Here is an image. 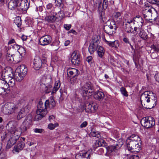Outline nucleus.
I'll return each mask as SVG.
<instances>
[{"instance_id": "nucleus-28", "label": "nucleus", "mask_w": 159, "mask_h": 159, "mask_svg": "<svg viewBox=\"0 0 159 159\" xmlns=\"http://www.w3.org/2000/svg\"><path fill=\"white\" fill-rule=\"evenodd\" d=\"M107 143L105 141L103 140H100L99 141H96L93 145V149L95 150L98 147H103L104 148L107 146Z\"/></svg>"}, {"instance_id": "nucleus-47", "label": "nucleus", "mask_w": 159, "mask_h": 159, "mask_svg": "<svg viewBox=\"0 0 159 159\" xmlns=\"http://www.w3.org/2000/svg\"><path fill=\"white\" fill-rule=\"evenodd\" d=\"M70 79V83L71 84H74L76 83L77 81V76L71 77Z\"/></svg>"}, {"instance_id": "nucleus-9", "label": "nucleus", "mask_w": 159, "mask_h": 159, "mask_svg": "<svg viewBox=\"0 0 159 159\" xmlns=\"http://www.w3.org/2000/svg\"><path fill=\"white\" fill-rule=\"evenodd\" d=\"M32 125V118L30 115L26 117L20 126V129L18 131H20L21 134L24 133L29 129Z\"/></svg>"}, {"instance_id": "nucleus-30", "label": "nucleus", "mask_w": 159, "mask_h": 159, "mask_svg": "<svg viewBox=\"0 0 159 159\" xmlns=\"http://www.w3.org/2000/svg\"><path fill=\"white\" fill-rule=\"evenodd\" d=\"M96 108L92 104L88 103L86 104L85 110L88 112H94L95 111Z\"/></svg>"}, {"instance_id": "nucleus-23", "label": "nucleus", "mask_w": 159, "mask_h": 159, "mask_svg": "<svg viewBox=\"0 0 159 159\" xmlns=\"http://www.w3.org/2000/svg\"><path fill=\"white\" fill-rule=\"evenodd\" d=\"M34 68L36 70L39 69L42 65V61L40 58L39 57H36L34 58L33 63Z\"/></svg>"}, {"instance_id": "nucleus-36", "label": "nucleus", "mask_w": 159, "mask_h": 159, "mask_svg": "<svg viewBox=\"0 0 159 159\" xmlns=\"http://www.w3.org/2000/svg\"><path fill=\"white\" fill-rule=\"evenodd\" d=\"M13 57L12 55L10 54L9 53H7L6 55V58L7 60L8 61H12L16 60L15 61H16V59H17L18 58H16V56H14Z\"/></svg>"}, {"instance_id": "nucleus-46", "label": "nucleus", "mask_w": 159, "mask_h": 159, "mask_svg": "<svg viewBox=\"0 0 159 159\" xmlns=\"http://www.w3.org/2000/svg\"><path fill=\"white\" fill-rule=\"evenodd\" d=\"M109 3L108 2V0H103V8L104 9L107 8Z\"/></svg>"}, {"instance_id": "nucleus-60", "label": "nucleus", "mask_w": 159, "mask_h": 159, "mask_svg": "<svg viewBox=\"0 0 159 159\" xmlns=\"http://www.w3.org/2000/svg\"><path fill=\"white\" fill-rule=\"evenodd\" d=\"M42 61V64H46L47 62V58L46 57H43L41 59Z\"/></svg>"}, {"instance_id": "nucleus-63", "label": "nucleus", "mask_w": 159, "mask_h": 159, "mask_svg": "<svg viewBox=\"0 0 159 159\" xmlns=\"http://www.w3.org/2000/svg\"><path fill=\"white\" fill-rule=\"evenodd\" d=\"M2 78L3 79L2 80L1 79H0V85H1V86H2L3 85V84H5V83L3 82L2 81L1 82V80H5V78Z\"/></svg>"}, {"instance_id": "nucleus-58", "label": "nucleus", "mask_w": 159, "mask_h": 159, "mask_svg": "<svg viewBox=\"0 0 159 159\" xmlns=\"http://www.w3.org/2000/svg\"><path fill=\"white\" fill-rule=\"evenodd\" d=\"M63 0H55V2L57 4V5L61 6Z\"/></svg>"}, {"instance_id": "nucleus-18", "label": "nucleus", "mask_w": 159, "mask_h": 159, "mask_svg": "<svg viewBox=\"0 0 159 159\" xmlns=\"http://www.w3.org/2000/svg\"><path fill=\"white\" fill-rule=\"evenodd\" d=\"M18 7H19L22 10L26 11L29 7V0H18Z\"/></svg>"}, {"instance_id": "nucleus-14", "label": "nucleus", "mask_w": 159, "mask_h": 159, "mask_svg": "<svg viewBox=\"0 0 159 159\" xmlns=\"http://www.w3.org/2000/svg\"><path fill=\"white\" fill-rule=\"evenodd\" d=\"M103 29L106 33L109 35H112L115 33L116 29V25L114 21H111L109 25H105Z\"/></svg>"}, {"instance_id": "nucleus-38", "label": "nucleus", "mask_w": 159, "mask_h": 159, "mask_svg": "<svg viewBox=\"0 0 159 159\" xmlns=\"http://www.w3.org/2000/svg\"><path fill=\"white\" fill-rule=\"evenodd\" d=\"M60 83L59 81H56L54 84V88H52V93H54L57 91L60 86Z\"/></svg>"}, {"instance_id": "nucleus-48", "label": "nucleus", "mask_w": 159, "mask_h": 159, "mask_svg": "<svg viewBox=\"0 0 159 159\" xmlns=\"http://www.w3.org/2000/svg\"><path fill=\"white\" fill-rule=\"evenodd\" d=\"M92 60L93 57L91 56H89L86 58V61H87L90 65L93 64L92 61Z\"/></svg>"}, {"instance_id": "nucleus-26", "label": "nucleus", "mask_w": 159, "mask_h": 159, "mask_svg": "<svg viewBox=\"0 0 159 159\" xmlns=\"http://www.w3.org/2000/svg\"><path fill=\"white\" fill-rule=\"evenodd\" d=\"M25 50L24 48H23L21 46L19 48V50L18 52L20 54V56L17 59H16V61L17 62H20L22 60V57L25 55Z\"/></svg>"}, {"instance_id": "nucleus-53", "label": "nucleus", "mask_w": 159, "mask_h": 159, "mask_svg": "<svg viewBox=\"0 0 159 159\" xmlns=\"http://www.w3.org/2000/svg\"><path fill=\"white\" fill-rule=\"evenodd\" d=\"M64 28L67 30H69L71 27V25L70 24H64Z\"/></svg>"}, {"instance_id": "nucleus-41", "label": "nucleus", "mask_w": 159, "mask_h": 159, "mask_svg": "<svg viewBox=\"0 0 159 159\" xmlns=\"http://www.w3.org/2000/svg\"><path fill=\"white\" fill-rule=\"evenodd\" d=\"M58 125V124L57 123H55L53 124L52 123L49 124L48 125V128L50 130H53L55 129V128Z\"/></svg>"}, {"instance_id": "nucleus-20", "label": "nucleus", "mask_w": 159, "mask_h": 159, "mask_svg": "<svg viewBox=\"0 0 159 159\" xmlns=\"http://www.w3.org/2000/svg\"><path fill=\"white\" fill-rule=\"evenodd\" d=\"M14 75L12 72H11V73L4 76L5 80L8 81V84L10 86H13L15 84V80L14 78Z\"/></svg>"}, {"instance_id": "nucleus-2", "label": "nucleus", "mask_w": 159, "mask_h": 159, "mask_svg": "<svg viewBox=\"0 0 159 159\" xmlns=\"http://www.w3.org/2000/svg\"><path fill=\"white\" fill-rule=\"evenodd\" d=\"M55 105V102L53 98L47 100L44 104L42 101H40L38 105V109L36 111L37 115L35 118L38 120H41L47 113V108L48 107L50 109L53 108Z\"/></svg>"}, {"instance_id": "nucleus-11", "label": "nucleus", "mask_w": 159, "mask_h": 159, "mask_svg": "<svg viewBox=\"0 0 159 159\" xmlns=\"http://www.w3.org/2000/svg\"><path fill=\"white\" fill-rule=\"evenodd\" d=\"M134 23L132 20H129L127 21L125 24V31L127 33H132L134 34H137V31L139 30V28L135 26L133 28Z\"/></svg>"}, {"instance_id": "nucleus-17", "label": "nucleus", "mask_w": 159, "mask_h": 159, "mask_svg": "<svg viewBox=\"0 0 159 159\" xmlns=\"http://www.w3.org/2000/svg\"><path fill=\"white\" fill-rule=\"evenodd\" d=\"M80 59L77 51H74L72 54L71 61L72 64L78 65L80 63Z\"/></svg>"}, {"instance_id": "nucleus-21", "label": "nucleus", "mask_w": 159, "mask_h": 159, "mask_svg": "<svg viewBox=\"0 0 159 159\" xmlns=\"http://www.w3.org/2000/svg\"><path fill=\"white\" fill-rule=\"evenodd\" d=\"M79 74V71L76 69L69 68L67 70V75L68 77H71L77 76Z\"/></svg>"}, {"instance_id": "nucleus-15", "label": "nucleus", "mask_w": 159, "mask_h": 159, "mask_svg": "<svg viewBox=\"0 0 159 159\" xmlns=\"http://www.w3.org/2000/svg\"><path fill=\"white\" fill-rule=\"evenodd\" d=\"M104 148L105 150H106L107 153L108 154H109L111 155L114 154L115 157L117 156L118 157L119 156V153L116 152V151H117V149L119 148L118 144L108 147H106V146Z\"/></svg>"}, {"instance_id": "nucleus-62", "label": "nucleus", "mask_w": 159, "mask_h": 159, "mask_svg": "<svg viewBox=\"0 0 159 159\" xmlns=\"http://www.w3.org/2000/svg\"><path fill=\"white\" fill-rule=\"evenodd\" d=\"M27 38V36L23 35L21 37V39L23 41H26Z\"/></svg>"}, {"instance_id": "nucleus-7", "label": "nucleus", "mask_w": 159, "mask_h": 159, "mask_svg": "<svg viewBox=\"0 0 159 159\" xmlns=\"http://www.w3.org/2000/svg\"><path fill=\"white\" fill-rule=\"evenodd\" d=\"M27 69L24 65H20L15 72V79L16 81L20 82L27 74Z\"/></svg>"}, {"instance_id": "nucleus-34", "label": "nucleus", "mask_w": 159, "mask_h": 159, "mask_svg": "<svg viewBox=\"0 0 159 159\" xmlns=\"http://www.w3.org/2000/svg\"><path fill=\"white\" fill-rule=\"evenodd\" d=\"M25 146V143L23 142H21L19 143L16 147L14 151L16 152H19Z\"/></svg>"}, {"instance_id": "nucleus-8", "label": "nucleus", "mask_w": 159, "mask_h": 159, "mask_svg": "<svg viewBox=\"0 0 159 159\" xmlns=\"http://www.w3.org/2000/svg\"><path fill=\"white\" fill-rule=\"evenodd\" d=\"M17 106L12 102H7L2 108V111L7 115L14 112L17 110Z\"/></svg>"}, {"instance_id": "nucleus-6", "label": "nucleus", "mask_w": 159, "mask_h": 159, "mask_svg": "<svg viewBox=\"0 0 159 159\" xmlns=\"http://www.w3.org/2000/svg\"><path fill=\"white\" fill-rule=\"evenodd\" d=\"M94 91L93 84L90 81L86 82L80 89V92L84 100L89 99V96Z\"/></svg>"}, {"instance_id": "nucleus-31", "label": "nucleus", "mask_w": 159, "mask_h": 159, "mask_svg": "<svg viewBox=\"0 0 159 159\" xmlns=\"http://www.w3.org/2000/svg\"><path fill=\"white\" fill-rule=\"evenodd\" d=\"M94 97L97 100H102L104 97V94L102 92L98 91L94 94Z\"/></svg>"}, {"instance_id": "nucleus-39", "label": "nucleus", "mask_w": 159, "mask_h": 159, "mask_svg": "<svg viewBox=\"0 0 159 159\" xmlns=\"http://www.w3.org/2000/svg\"><path fill=\"white\" fill-rule=\"evenodd\" d=\"M14 21L15 24L18 27L20 26L21 25V20L20 17H16L15 18Z\"/></svg>"}, {"instance_id": "nucleus-3", "label": "nucleus", "mask_w": 159, "mask_h": 159, "mask_svg": "<svg viewBox=\"0 0 159 159\" xmlns=\"http://www.w3.org/2000/svg\"><path fill=\"white\" fill-rule=\"evenodd\" d=\"M17 123L15 122H10L7 125L10 128L8 129L11 134L10 138L7 142L6 148L7 149L10 148L19 139L20 135L21 134L20 131H18L16 128Z\"/></svg>"}, {"instance_id": "nucleus-10", "label": "nucleus", "mask_w": 159, "mask_h": 159, "mask_svg": "<svg viewBox=\"0 0 159 159\" xmlns=\"http://www.w3.org/2000/svg\"><path fill=\"white\" fill-rule=\"evenodd\" d=\"M46 16L44 18L45 20L48 23H51L54 22L57 19L56 15V12H55L54 9H52L49 12L46 11L45 12Z\"/></svg>"}, {"instance_id": "nucleus-51", "label": "nucleus", "mask_w": 159, "mask_h": 159, "mask_svg": "<svg viewBox=\"0 0 159 159\" xmlns=\"http://www.w3.org/2000/svg\"><path fill=\"white\" fill-rule=\"evenodd\" d=\"M43 7L41 6H39L38 7H37L35 8V11H39L40 12H41L43 10Z\"/></svg>"}, {"instance_id": "nucleus-33", "label": "nucleus", "mask_w": 159, "mask_h": 159, "mask_svg": "<svg viewBox=\"0 0 159 159\" xmlns=\"http://www.w3.org/2000/svg\"><path fill=\"white\" fill-rule=\"evenodd\" d=\"M104 41L110 47L116 48L119 45L118 41L117 40H115L114 41H108L105 39Z\"/></svg>"}, {"instance_id": "nucleus-16", "label": "nucleus", "mask_w": 159, "mask_h": 159, "mask_svg": "<svg viewBox=\"0 0 159 159\" xmlns=\"http://www.w3.org/2000/svg\"><path fill=\"white\" fill-rule=\"evenodd\" d=\"M52 38L51 36L46 35L41 37L39 40V44L41 46H44L51 43Z\"/></svg>"}, {"instance_id": "nucleus-57", "label": "nucleus", "mask_w": 159, "mask_h": 159, "mask_svg": "<svg viewBox=\"0 0 159 159\" xmlns=\"http://www.w3.org/2000/svg\"><path fill=\"white\" fill-rule=\"evenodd\" d=\"M43 129H35L34 131L35 133H41L43 132Z\"/></svg>"}, {"instance_id": "nucleus-13", "label": "nucleus", "mask_w": 159, "mask_h": 159, "mask_svg": "<svg viewBox=\"0 0 159 159\" xmlns=\"http://www.w3.org/2000/svg\"><path fill=\"white\" fill-rule=\"evenodd\" d=\"M43 80L45 86L44 92L46 93H49L51 92L52 89V81L51 76H48L45 79L43 78Z\"/></svg>"}, {"instance_id": "nucleus-27", "label": "nucleus", "mask_w": 159, "mask_h": 159, "mask_svg": "<svg viewBox=\"0 0 159 159\" xmlns=\"http://www.w3.org/2000/svg\"><path fill=\"white\" fill-rule=\"evenodd\" d=\"M139 30L137 31V34L138 32L139 36L143 39L146 40L148 38V35L147 33L141 28L138 27Z\"/></svg>"}, {"instance_id": "nucleus-40", "label": "nucleus", "mask_w": 159, "mask_h": 159, "mask_svg": "<svg viewBox=\"0 0 159 159\" xmlns=\"http://www.w3.org/2000/svg\"><path fill=\"white\" fill-rule=\"evenodd\" d=\"M120 91L121 93L125 96L127 97L128 96V94L127 92L126 91L125 89L123 87H121L120 89Z\"/></svg>"}, {"instance_id": "nucleus-25", "label": "nucleus", "mask_w": 159, "mask_h": 159, "mask_svg": "<svg viewBox=\"0 0 159 159\" xmlns=\"http://www.w3.org/2000/svg\"><path fill=\"white\" fill-rule=\"evenodd\" d=\"M132 20L134 24H138L139 28H141L144 22L142 18L139 16H136Z\"/></svg>"}, {"instance_id": "nucleus-4", "label": "nucleus", "mask_w": 159, "mask_h": 159, "mask_svg": "<svg viewBox=\"0 0 159 159\" xmlns=\"http://www.w3.org/2000/svg\"><path fill=\"white\" fill-rule=\"evenodd\" d=\"M140 141L139 136L133 134L126 140V144L128 150L131 152H138L141 148V144L139 142Z\"/></svg>"}, {"instance_id": "nucleus-61", "label": "nucleus", "mask_w": 159, "mask_h": 159, "mask_svg": "<svg viewBox=\"0 0 159 159\" xmlns=\"http://www.w3.org/2000/svg\"><path fill=\"white\" fill-rule=\"evenodd\" d=\"M16 43L15 40L14 39H12L9 41L8 42V44H11L13 43Z\"/></svg>"}, {"instance_id": "nucleus-56", "label": "nucleus", "mask_w": 159, "mask_h": 159, "mask_svg": "<svg viewBox=\"0 0 159 159\" xmlns=\"http://www.w3.org/2000/svg\"><path fill=\"white\" fill-rule=\"evenodd\" d=\"M123 41L126 43L130 44V43L129 41V39L126 38V37H124L123 39Z\"/></svg>"}, {"instance_id": "nucleus-42", "label": "nucleus", "mask_w": 159, "mask_h": 159, "mask_svg": "<svg viewBox=\"0 0 159 159\" xmlns=\"http://www.w3.org/2000/svg\"><path fill=\"white\" fill-rule=\"evenodd\" d=\"M150 3L155 4L159 7V1L157 0H147Z\"/></svg>"}, {"instance_id": "nucleus-50", "label": "nucleus", "mask_w": 159, "mask_h": 159, "mask_svg": "<svg viewBox=\"0 0 159 159\" xmlns=\"http://www.w3.org/2000/svg\"><path fill=\"white\" fill-rule=\"evenodd\" d=\"M12 48L13 49H14L15 50H16L18 51L19 50V48H20L21 46L18 45L16 43L14 44L13 45H12Z\"/></svg>"}, {"instance_id": "nucleus-54", "label": "nucleus", "mask_w": 159, "mask_h": 159, "mask_svg": "<svg viewBox=\"0 0 159 159\" xmlns=\"http://www.w3.org/2000/svg\"><path fill=\"white\" fill-rule=\"evenodd\" d=\"M88 123L86 121L83 122L80 125V127L81 128H83L86 127Z\"/></svg>"}, {"instance_id": "nucleus-12", "label": "nucleus", "mask_w": 159, "mask_h": 159, "mask_svg": "<svg viewBox=\"0 0 159 159\" xmlns=\"http://www.w3.org/2000/svg\"><path fill=\"white\" fill-rule=\"evenodd\" d=\"M142 125L146 128H149L155 125L154 119L152 116L146 117L141 121Z\"/></svg>"}, {"instance_id": "nucleus-49", "label": "nucleus", "mask_w": 159, "mask_h": 159, "mask_svg": "<svg viewBox=\"0 0 159 159\" xmlns=\"http://www.w3.org/2000/svg\"><path fill=\"white\" fill-rule=\"evenodd\" d=\"M53 7V5L51 3H49L46 6V9L47 10H51L52 9H54V7H53V8L52 9Z\"/></svg>"}, {"instance_id": "nucleus-64", "label": "nucleus", "mask_w": 159, "mask_h": 159, "mask_svg": "<svg viewBox=\"0 0 159 159\" xmlns=\"http://www.w3.org/2000/svg\"><path fill=\"white\" fill-rule=\"evenodd\" d=\"M59 41H56L55 42H54L52 43V45H58L59 44Z\"/></svg>"}, {"instance_id": "nucleus-19", "label": "nucleus", "mask_w": 159, "mask_h": 159, "mask_svg": "<svg viewBox=\"0 0 159 159\" xmlns=\"http://www.w3.org/2000/svg\"><path fill=\"white\" fill-rule=\"evenodd\" d=\"M121 12H115L113 14V18L114 20L116 23L119 25H121L123 22V17Z\"/></svg>"}, {"instance_id": "nucleus-1", "label": "nucleus", "mask_w": 159, "mask_h": 159, "mask_svg": "<svg viewBox=\"0 0 159 159\" xmlns=\"http://www.w3.org/2000/svg\"><path fill=\"white\" fill-rule=\"evenodd\" d=\"M141 104L143 107L147 109H151L156 105L157 101L155 95L151 91H145L140 97Z\"/></svg>"}, {"instance_id": "nucleus-37", "label": "nucleus", "mask_w": 159, "mask_h": 159, "mask_svg": "<svg viewBox=\"0 0 159 159\" xmlns=\"http://www.w3.org/2000/svg\"><path fill=\"white\" fill-rule=\"evenodd\" d=\"M90 134L93 137H97L98 138H100L101 137L98 131L95 130L94 128L92 129Z\"/></svg>"}, {"instance_id": "nucleus-29", "label": "nucleus", "mask_w": 159, "mask_h": 159, "mask_svg": "<svg viewBox=\"0 0 159 159\" xmlns=\"http://www.w3.org/2000/svg\"><path fill=\"white\" fill-rule=\"evenodd\" d=\"M18 0H11L8 4V8L11 9H13L18 6Z\"/></svg>"}, {"instance_id": "nucleus-5", "label": "nucleus", "mask_w": 159, "mask_h": 159, "mask_svg": "<svg viewBox=\"0 0 159 159\" xmlns=\"http://www.w3.org/2000/svg\"><path fill=\"white\" fill-rule=\"evenodd\" d=\"M143 16L147 21L153 22V20L156 24H159V18L157 11L152 7H147L143 12Z\"/></svg>"}, {"instance_id": "nucleus-45", "label": "nucleus", "mask_w": 159, "mask_h": 159, "mask_svg": "<svg viewBox=\"0 0 159 159\" xmlns=\"http://www.w3.org/2000/svg\"><path fill=\"white\" fill-rule=\"evenodd\" d=\"M141 157L139 155H133L130 156L129 159H139Z\"/></svg>"}, {"instance_id": "nucleus-52", "label": "nucleus", "mask_w": 159, "mask_h": 159, "mask_svg": "<svg viewBox=\"0 0 159 159\" xmlns=\"http://www.w3.org/2000/svg\"><path fill=\"white\" fill-rule=\"evenodd\" d=\"M84 155L85 157L84 159L86 158V159H90L91 154L90 153L86 152L84 153Z\"/></svg>"}, {"instance_id": "nucleus-55", "label": "nucleus", "mask_w": 159, "mask_h": 159, "mask_svg": "<svg viewBox=\"0 0 159 159\" xmlns=\"http://www.w3.org/2000/svg\"><path fill=\"white\" fill-rule=\"evenodd\" d=\"M58 14L59 17L61 18H62L64 16V14L63 11H60L58 12Z\"/></svg>"}, {"instance_id": "nucleus-22", "label": "nucleus", "mask_w": 159, "mask_h": 159, "mask_svg": "<svg viewBox=\"0 0 159 159\" xmlns=\"http://www.w3.org/2000/svg\"><path fill=\"white\" fill-rule=\"evenodd\" d=\"M29 112V109L27 107L22 108L21 109L17 117L18 120H19L26 115Z\"/></svg>"}, {"instance_id": "nucleus-59", "label": "nucleus", "mask_w": 159, "mask_h": 159, "mask_svg": "<svg viewBox=\"0 0 159 159\" xmlns=\"http://www.w3.org/2000/svg\"><path fill=\"white\" fill-rule=\"evenodd\" d=\"M155 78L156 80L159 83V73H158L155 75Z\"/></svg>"}, {"instance_id": "nucleus-32", "label": "nucleus", "mask_w": 159, "mask_h": 159, "mask_svg": "<svg viewBox=\"0 0 159 159\" xmlns=\"http://www.w3.org/2000/svg\"><path fill=\"white\" fill-rule=\"evenodd\" d=\"M2 81L4 83V82L5 84L1 86V91H3V93L6 92L7 93L10 90V89H9L8 88V86H10V85L7 82V80H1V82Z\"/></svg>"}, {"instance_id": "nucleus-24", "label": "nucleus", "mask_w": 159, "mask_h": 159, "mask_svg": "<svg viewBox=\"0 0 159 159\" xmlns=\"http://www.w3.org/2000/svg\"><path fill=\"white\" fill-rule=\"evenodd\" d=\"M99 46L97 41L92 42L89 48V51L91 54H93L94 52L97 50Z\"/></svg>"}, {"instance_id": "nucleus-35", "label": "nucleus", "mask_w": 159, "mask_h": 159, "mask_svg": "<svg viewBox=\"0 0 159 159\" xmlns=\"http://www.w3.org/2000/svg\"><path fill=\"white\" fill-rule=\"evenodd\" d=\"M97 53L98 56L102 58L105 54V50L103 47L99 46L97 50Z\"/></svg>"}, {"instance_id": "nucleus-43", "label": "nucleus", "mask_w": 159, "mask_h": 159, "mask_svg": "<svg viewBox=\"0 0 159 159\" xmlns=\"http://www.w3.org/2000/svg\"><path fill=\"white\" fill-rule=\"evenodd\" d=\"M84 153H79L76 154L75 156L76 159H84Z\"/></svg>"}, {"instance_id": "nucleus-44", "label": "nucleus", "mask_w": 159, "mask_h": 159, "mask_svg": "<svg viewBox=\"0 0 159 159\" xmlns=\"http://www.w3.org/2000/svg\"><path fill=\"white\" fill-rule=\"evenodd\" d=\"M151 48L155 52H158L159 51V48L158 45L153 44L151 45Z\"/></svg>"}]
</instances>
